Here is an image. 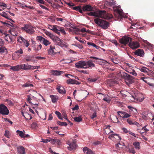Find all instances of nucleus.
I'll return each mask as SVG.
<instances>
[{"label": "nucleus", "instance_id": "e2e57ef3", "mask_svg": "<svg viewBox=\"0 0 154 154\" xmlns=\"http://www.w3.org/2000/svg\"><path fill=\"white\" fill-rule=\"evenodd\" d=\"M97 117V113L96 112H94V113H93L92 115L91 116V118L92 119H93L94 118L96 117Z\"/></svg>", "mask_w": 154, "mask_h": 154}, {"label": "nucleus", "instance_id": "3c124183", "mask_svg": "<svg viewBox=\"0 0 154 154\" xmlns=\"http://www.w3.org/2000/svg\"><path fill=\"white\" fill-rule=\"evenodd\" d=\"M15 53L17 54H23V52L22 49L20 48L16 51Z\"/></svg>", "mask_w": 154, "mask_h": 154}, {"label": "nucleus", "instance_id": "58836bf2", "mask_svg": "<svg viewBox=\"0 0 154 154\" xmlns=\"http://www.w3.org/2000/svg\"><path fill=\"white\" fill-rule=\"evenodd\" d=\"M51 98L52 99V102L53 103H55L57 101V99L54 95H51L50 96Z\"/></svg>", "mask_w": 154, "mask_h": 154}, {"label": "nucleus", "instance_id": "37998d69", "mask_svg": "<svg viewBox=\"0 0 154 154\" xmlns=\"http://www.w3.org/2000/svg\"><path fill=\"white\" fill-rule=\"evenodd\" d=\"M33 85L31 84L26 83L24 84V85H22L23 87H33Z\"/></svg>", "mask_w": 154, "mask_h": 154}, {"label": "nucleus", "instance_id": "f3484780", "mask_svg": "<svg viewBox=\"0 0 154 154\" xmlns=\"http://www.w3.org/2000/svg\"><path fill=\"white\" fill-rule=\"evenodd\" d=\"M21 69L24 70H28L31 69V65L28 64H20Z\"/></svg>", "mask_w": 154, "mask_h": 154}, {"label": "nucleus", "instance_id": "6e6d98bb", "mask_svg": "<svg viewBox=\"0 0 154 154\" xmlns=\"http://www.w3.org/2000/svg\"><path fill=\"white\" fill-rule=\"evenodd\" d=\"M122 145L120 143H118L117 144L116 147L117 149L120 150V148H122Z\"/></svg>", "mask_w": 154, "mask_h": 154}, {"label": "nucleus", "instance_id": "4c0bfd02", "mask_svg": "<svg viewBox=\"0 0 154 154\" xmlns=\"http://www.w3.org/2000/svg\"><path fill=\"white\" fill-rule=\"evenodd\" d=\"M21 40L24 41V45L26 47H28L29 46V41H28L25 40L23 38H21Z\"/></svg>", "mask_w": 154, "mask_h": 154}, {"label": "nucleus", "instance_id": "a18cd8bd", "mask_svg": "<svg viewBox=\"0 0 154 154\" xmlns=\"http://www.w3.org/2000/svg\"><path fill=\"white\" fill-rule=\"evenodd\" d=\"M55 113L56 115H57V116H58V117L60 119H62V118L61 117V113H60V112H59L58 111H56L55 112Z\"/></svg>", "mask_w": 154, "mask_h": 154}, {"label": "nucleus", "instance_id": "c03bdc74", "mask_svg": "<svg viewBox=\"0 0 154 154\" xmlns=\"http://www.w3.org/2000/svg\"><path fill=\"white\" fill-rule=\"evenodd\" d=\"M88 14L90 16H94L97 17V12H91L88 13Z\"/></svg>", "mask_w": 154, "mask_h": 154}, {"label": "nucleus", "instance_id": "ea45409f", "mask_svg": "<svg viewBox=\"0 0 154 154\" xmlns=\"http://www.w3.org/2000/svg\"><path fill=\"white\" fill-rule=\"evenodd\" d=\"M5 136L8 138L10 137L11 134L9 131H5Z\"/></svg>", "mask_w": 154, "mask_h": 154}, {"label": "nucleus", "instance_id": "de8ad7c7", "mask_svg": "<svg viewBox=\"0 0 154 154\" xmlns=\"http://www.w3.org/2000/svg\"><path fill=\"white\" fill-rule=\"evenodd\" d=\"M80 31L82 32H90V31L88 29L86 30V29L85 28H83L82 29H80Z\"/></svg>", "mask_w": 154, "mask_h": 154}, {"label": "nucleus", "instance_id": "2eb2a0df", "mask_svg": "<svg viewBox=\"0 0 154 154\" xmlns=\"http://www.w3.org/2000/svg\"><path fill=\"white\" fill-rule=\"evenodd\" d=\"M60 94H65L66 93V91L64 88L61 85H59L56 88Z\"/></svg>", "mask_w": 154, "mask_h": 154}, {"label": "nucleus", "instance_id": "4468645a", "mask_svg": "<svg viewBox=\"0 0 154 154\" xmlns=\"http://www.w3.org/2000/svg\"><path fill=\"white\" fill-rule=\"evenodd\" d=\"M135 55L141 57H143L144 54V53L143 50L138 49L135 51L134 52Z\"/></svg>", "mask_w": 154, "mask_h": 154}, {"label": "nucleus", "instance_id": "c756f323", "mask_svg": "<svg viewBox=\"0 0 154 154\" xmlns=\"http://www.w3.org/2000/svg\"><path fill=\"white\" fill-rule=\"evenodd\" d=\"M16 132L22 138H24V135L25 133L24 130H23V131L19 130H17Z\"/></svg>", "mask_w": 154, "mask_h": 154}, {"label": "nucleus", "instance_id": "0e129e2a", "mask_svg": "<svg viewBox=\"0 0 154 154\" xmlns=\"http://www.w3.org/2000/svg\"><path fill=\"white\" fill-rule=\"evenodd\" d=\"M42 141L43 142V143H47L48 142H49V139H42Z\"/></svg>", "mask_w": 154, "mask_h": 154}, {"label": "nucleus", "instance_id": "79ce46f5", "mask_svg": "<svg viewBox=\"0 0 154 154\" xmlns=\"http://www.w3.org/2000/svg\"><path fill=\"white\" fill-rule=\"evenodd\" d=\"M25 118L26 119H32V117L31 115L27 113H25Z\"/></svg>", "mask_w": 154, "mask_h": 154}, {"label": "nucleus", "instance_id": "393cba45", "mask_svg": "<svg viewBox=\"0 0 154 154\" xmlns=\"http://www.w3.org/2000/svg\"><path fill=\"white\" fill-rule=\"evenodd\" d=\"M72 9L74 10L78 11L80 13H82L83 11L82 8V7L80 6H77L73 7Z\"/></svg>", "mask_w": 154, "mask_h": 154}, {"label": "nucleus", "instance_id": "f257e3e1", "mask_svg": "<svg viewBox=\"0 0 154 154\" xmlns=\"http://www.w3.org/2000/svg\"><path fill=\"white\" fill-rule=\"evenodd\" d=\"M44 32L46 35L49 36L54 42H55L57 45L62 47L63 46L64 44L62 42L63 41L60 38L54 36L45 29L44 30Z\"/></svg>", "mask_w": 154, "mask_h": 154}, {"label": "nucleus", "instance_id": "a211bd4d", "mask_svg": "<svg viewBox=\"0 0 154 154\" xmlns=\"http://www.w3.org/2000/svg\"><path fill=\"white\" fill-rule=\"evenodd\" d=\"M90 58L94 59V63H96L99 64H101L102 63H107V62L105 60H104V61L102 62L98 58L95 57H91Z\"/></svg>", "mask_w": 154, "mask_h": 154}, {"label": "nucleus", "instance_id": "6ab92c4d", "mask_svg": "<svg viewBox=\"0 0 154 154\" xmlns=\"http://www.w3.org/2000/svg\"><path fill=\"white\" fill-rule=\"evenodd\" d=\"M83 150L85 154H94L92 150L86 147L84 148Z\"/></svg>", "mask_w": 154, "mask_h": 154}, {"label": "nucleus", "instance_id": "72a5a7b5", "mask_svg": "<svg viewBox=\"0 0 154 154\" xmlns=\"http://www.w3.org/2000/svg\"><path fill=\"white\" fill-rule=\"evenodd\" d=\"M133 145L135 148L137 149H139L140 148V143L138 142H134Z\"/></svg>", "mask_w": 154, "mask_h": 154}, {"label": "nucleus", "instance_id": "c9c22d12", "mask_svg": "<svg viewBox=\"0 0 154 154\" xmlns=\"http://www.w3.org/2000/svg\"><path fill=\"white\" fill-rule=\"evenodd\" d=\"M57 26L49 25V26L51 27L50 29L53 31L54 32L57 30Z\"/></svg>", "mask_w": 154, "mask_h": 154}, {"label": "nucleus", "instance_id": "8fccbe9b", "mask_svg": "<svg viewBox=\"0 0 154 154\" xmlns=\"http://www.w3.org/2000/svg\"><path fill=\"white\" fill-rule=\"evenodd\" d=\"M9 32L10 33L11 35L14 36H17V35L18 34V32H13L9 31Z\"/></svg>", "mask_w": 154, "mask_h": 154}, {"label": "nucleus", "instance_id": "1a4fd4ad", "mask_svg": "<svg viewBox=\"0 0 154 154\" xmlns=\"http://www.w3.org/2000/svg\"><path fill=\"white\" fill-rule=\"evenodd\" d=\"M37 38L38 40L42 42L45 46H47L51 43V42L42 36H37Z\"/></svg>", "mask_w": 154, "mask_h": 154}, {"label": "nucleus", "instance_id": "09e8293b", "mask_svg": "<svg viewBox=\"0 0 154 154\" xmlns=\"http://www.w3.org/2000/svg\"><path fill=\"white\" fill-rule=\"evenodd\" d=\"M103 100L105 101L108 103H109L110 102V98H108L106 97H104V98L103 99Z\"/></svg>", "mask_w": 154, "mask_h": 154}, {"label": "nucleus", "instance_id": "7c9ffc66", "mask_svg": "<svg viewBox=\"0 0 154 154\" xmlns=\"http://www.w3.org/2000/svg\"><path fill=\"white\" fill-rule=\"evenodd\" d=\"M57 30H58L59 31L61 32L62 33L64 34H66V32L64 30L63 28V27L57 26L56 31Z\"/></svg>", "mask_w": 154, "mask_h": 154}, {"label": "nucleus", "instance_id": "a878e982", "mask_svg": "<svg viewBox=\"0 0 154 154\" xmlns=\"http://www.w3.org/2000/svg\"><path fill=\"white\" fill-rule=\"evenodd\" d=\"M63 73V72L60 71L53 70L52 72V74L55 75H59Z\"/></svg>", "mask_w": 154, "mask_h": 154}, {"label": "nucleus", "instance_id": "69168bd1", "mask_svg": "<svg viewBox=\"0 0 154 154\" xmlns=\"http://www.w3.org/2000/svg\"><path fill=\"white\" fill-rule=\"evenodd\" d=\"M37 2H38L39 3L42 4H45V2L43 1V0H36Z\"/></svg>", "mask_w": 154, "mask_h": 154}, {"label": "nucleus", "instance_id": "ddd939ff", "mask_svg": "<svg viewBox=\"0 0 154 154\" xmlns=\"http://www.w3.org/2000/svg\"><path fill=\"white\" fill-rule=\"evenodd\" d=\"M113 10L115 15L116 13L118 14L119 16H121L122 15V10L120 9L118 6H116L114 7H113Z\"/></svg>", "mask_w": 154, "mask_h": 154}, {"label": "nucleus", "instance_id": "13d9d810", "mask_svg": "<svg viewBox=\"0 0 154 154\" xmlns=\"http://www.w3.org/2000/svg\"><path fill=\"white\" fill-rule=\"evenodd\" d=\"M79 109V106L78 105H75L74 107L72 108V110H77Z\"/></svg>", "mask_w": 154, "mask_h": 154}, {"label": "nucleus", "instance_id": "bf43d9fd", "mask_svg": "<svg viewBox=\"0 0 154 154\" xmlns=\"http://www.w3.org/2000/svg\"><path fill=\"white\" fill-rule=\"evenodd\" d=\"M129 151L130 153H132L134 154L135 153V151L134 150V148H132L131 149H129Z\"/></svg>", "mask_w": 154, "mask_h": 154}, {"label": "nucleus", "instance_id": "4be33fe9", "mask_svg": "<svg viewBox=\"0 0 154 154\" xmlns=\"http://www.w3.org/2000/svg\"><path fill=\"white\" fill-rule=\"evenodd\" d=\"M86 63V68H88L89 67H93L95 66L94 64L91 61H88V62H85Z\"/></svg>", "mask_w": 154, "mask_h": 154}, {"label": "nucleus", "instance_id": "cd10ccee", "mask_svg": "<svg viewBox=\"0 0 154 154\" xmlns=\"http://www.w3.org/2000/svg\"><path fill=\"white\" fill-rule=\"evenodd\" d=\"M10 69L14 71L19 70L21 69L20 64L15 66H12Z\"/></svg>", "mask_w": 154, "mask_h": 154}, {"label": "nucleus", "instance_id": "423d86ee", "mask_svg": "<svg viewBox=\"0 0 154 154\" xmlns=\"http://www.w3.org/2000/svg\"><path fill=\"white\" fill-rule=\"evenodd\" d=\"M124 76L125 82L127 84L129 85L134 82V78L133 76L127 73H125Z\"/></svg>", "mask_w": 154, "mask_h": 154}, {"label": "nucleus", "instance_id": "7ed1b4c3", "mask_svg": "<svg viewBox=\"0 0 154 154\" xmlns=\"http://www.w3.org/2000/svg\"><path fill=\"white\" fill-rule=\"evenodd\" d=\"M33 28L34 27L30 24L27 23L24 24L23 26L21 28L22 30L31 35L34 34L35 32Z\"/></svg>", "mask_w": 154, "mask_h": 154}, {"label": "nucleus", "instance_id": "f03ea898", "mask_svg": "<svg viewBox=\"0 0 154 154\" xmlns=\"http://www.w3.org/2000/svg\"><path fill=\"white\" fill-rule=\"evenodd\" d=\"M94 21L96 24L104 29L107 28L109 25L108 22L98 18L95 19Z\"/></svg>", "mask_w": 154, "mask_h": 154}, {"label": "nucleus", "instance_id": "5fc2aeb1", "mask_svg": "<svg viewBox=\"0 0 154 154\" xmlns=\"http://www.w3.org/2000/svg\"><path fill=\"white\" fill-rule=\"evenodd\" d=\"M42 47V46L40 44L36 45L37 48V51H38L41 50Z\"/></svg>", "mask_w": 154, "mask_h": 154}, {"label": "nucleus", "instance_id": "dca6fc26", "mask_svg": "<svg viewBox=\"0 0 154 154\" xmlns=\"http://www.w3.org/2000/svg\"><path fill=\"white\" fill-rule=\"evenodd\" d=\"M92 7L90 5H87L83 6L82 8V11H92Z\"/></svg>", "mask_w": 154, "mask_h": 154}, {"label": "nucleus", "instance_id": "473e14b6", "mask_svg": "<svg viewBox=\"0 0 154 154\" xmlns=\"http://www.w3.org/2000/svg\"><path fill=\"white\" fill-rule=\"evenodd\" d=\"M141 72H148L147 71L149 69L146 67L143 66L142 68H138Z\"/></svg>", "mask_w": 154, "mask_h": 154}, {"label": "nucleus", "instance_id": "6e6552de", "mask_svg": "<svg viewBox=\"0 0 154 154\" xmlns=\"http://www.w3.org/2000/svg\"><path fill=\"white\" fill-rule=\"evenodd\" d=\"M129 46L132 49H135L140 47V44L137 41L130 42L128 44Z\"/></svg>", "mask_w": 154, "mask_h": 154}, {"label": "nucleus", "instance_id": "9b49d317", "mask_svg": "<svg viewBox=\"0 0 154 154\" xmlns=\"http://www.w3.org/2000/svg\"><path fill=\"white\" fill-rule=\"evenodd\" d=\"M17 154H26L25 148L22 146H19L17 148Z\"/></svg>", "mask_w": 154, "mask_h": 154}, {"label": "nucleus", "instance_id": "052dcab7", "mask_svg": "<svg viewBox=\"0 0 154 154\" xmlns=\"http://www.w3.org/2000/svg\"><path fill=\"white\" fill-rule=\"evenodd\" d=\"M55 143H57L58 145H60L61 144V141L58 139H55Z\"/></svg>", "mask_w": 154, "mask_h": 154}, {"label": "nucleus", "instance_id": "f704fd0d", "mask_svg": "<svg viewBox=\"0 0 154 154\" xmlns=\"http://www.w3.org/2000/svg\"><path fill=\"white\" fill-rule=\"evenodd\" d=\"M75 79H69L66 81V83L68 84H74Z\"/></svg>", "mask_w": 154, "mask_h": 154}, {"label": "nucleus", "instance_id": "338daca9", "mask_svg": "<svg viewBox=\"0 0 154 154\" xmlns=\"http://www.w3.org/2000/svg\"><path fill=\"white\" fill-rule=\"evenodd\" d=\"M55 139H52L51 138H49V142H50L51 143H55Z\"/></svg>", "mask_w": 154, "mask_h": 154}, {"label": "nucleus", "instance_id": "a19ab883", "mask_svg": "<svg viewBox=\"0 0 154 154\" xmlns=\"http://www.w3.org/2000/svg\"><path fill=\"white\" fill-rule=\"evenodd\" d=\"M74 119L75 121L77 122H80L82 120V118L80 116L75 117Z\"/></svg>", "mask_w": 154, "mask_h": 154}, {"label": "nucleus", "instance_id": "4d7b16f0", "mask_svg": "<svg viewBox=\"0 0 154 154\" xmlns=\"http://www.w3.org/2000/svg\"><path fill=\"white\" fill-rule=\"evenodd\" d=\"M45 81H47V83H48L49 82H53L54 81V80L51 78H48L46 79H45L44 80Z\"/></svg>", "mask_w": 154, "mask_h": 154}, {"label": "nucleus", "instance_id": "39448f33", "mask_svg": "<svg viewBox=\"0 0 154 154\" xmlns=\"http://www.w3.org/2000/svg\"><path fill=\"white\" fill-rule=\"evenodd\" d=\"M8 108L3 104H0V114L2 115H8L9 113Z\"/></svg>", "mask_w": 154, "mask_h": 154}, {"label": "nucleus", "instance_id": "412c9836", "mask_svg": "<svg viewBox=\"0 0 154 154\" xmlns=\"http://www.w3.org/2000/svg\"><path fill=\"white\" fill-rule=\"evenodd\" d=\"M128 108L129 109V111L131 113H132L133 114H135L137 113V109L133 107L128 106Z\"/></svg>", "mask_w": 154, "mask_h": 154}, {"label": "nucleus", "instance_id": "603ef678", "mask_svg": "<svg viewBox=\"0 0 154 154\" xmlns=\"http://www.w3.org/2000/svg\"><path fill=\"white\" fill-rule=\"evenodd\" d=\"M105 5H108L109 6H112L114 5V3L113 2H105Z\"/></svg>", "mask_w": 154, "mask_h": 154}, {"label": "nucleus", "instance_id": "f8f14e48", "mask_svg": "<svg viewBox=\"0 0 154 154\" xmlns=\"http://www.w3.org/2000/svg\"><path fill=\"white\" fill-rule=\"evenodd\" d=\"M117 113L119 116L123 118H128L131 116V115L124 111H118Z\"/></svg>", "mask_w": 154, "mask_h": 154}, {"label": "nucleus", "instance_id": "864d4df0", "mask_svg": "<svg viewBox=\"0 0 154 154\" xmlns=\"http://www.w3.org/2000/svg\"><path fill=\"white\" fill-rule=\"evenodd\" d=\"M127 122L130 125H133L134 122L131 119L129 118L127 119Z\"/></svg>", "mask_w": 154, "mask_h": 154}, {"label": "nucleus", "instance_id": "e433bc0d", "mask_svg": "<svg viewBox=\"0 0 154 154\" xmlns=\"http://www.w3.org/2000/svg\"><path fill=\"white\" fill-rule=\"evenodd\" d=\"M57 123L60 125L66 126L67 125V123L65 122H62L59 121H57Z\"/></svg>", "mask_w": 154, "mask_h": 154}, {"label": "nucleus", "instance_id": "c85d7f7f", "mask_svg": "<svg viewBox=\"0 0 154 154\" xmlns=\"http://www.w3.org/2000/svg\"><path fill=\"white\" fill-rule=\"evenodd\" d=\"M115 136L119 138V140H121V138L118 134H110L108 138L110 139H111L112 138H114Z\"/></svg>", "mask_w": 154, "mask_h": 154}, {"label": "nucleus", "instance_id": "2f4dec72", "mask_svg": "<svg viewBox=\"0 0 154 154\" xmlns=\"http://www.w3.org/2000/svg\"><path fill=\"white\" fill-rule=\"evenodd\" d=\"M0 53H7V51L6 48L4 46H1L0 47Z\"/></svg>", "mask_w": 154, "mask_h": 154}, {"label": "nucleus", "instance_id": "49530a36", "mask_svg": "<svg viewBox=\"0 0 154 154\" xmlns=\"http://www.w3.org/2000/svg\"><path fill=\"white\" fill-rule=\"evenodd\" d=\"M72 45H74L77 47H78L79 49H82L83 48V46L82 45H80V44H78V43H76L75 44H72Z\"/></svg>", "mask_w": 154, "mask_h": 154}, {"label": "nucleus", "instance_id": "680f3d73", "mask_svg": "<svg viewBox=\"0 0 154 154\" xmlns=\"http://www.w3.org/2000/svg\"><path fill=\"white\" fill-rule=\"evenodd\" d=\"M97 79L96 78H89L88 80L91 82H95L97 80Z\"/></svg>", "mask_w": 154, "mask_h": 154}, {"label": "nucleus", "instance_id": "aec40b11", "mask_svg": "<svg viewBox=\"0 0 154 154\" xmlns=\"http://www.w3.org/2000/svg\"><path fill=\"white\" fill-rule=\"evenodd\" d=\"M11 24H9V25H10L12 27L11 28L10 30L9 31L13 32H17V30L18 29V27L17 26L15 25L14 24H13V23H10Z\"/></svg>", "mask_w": 154, "mask_h": 154}, {"label": "nucleus", "instance_id": "b1692460", "mask_svg": "<svg viewBox=\"0 0 154 154\" xmlns=\"http://www.w3.org/2000/svg\"><path fill=\"white\" fill-rule=\"evenodd\" d=\"M69 146L68 147V148H70L71 150L75 148L76 147L75 141L73 140L72 143H71L69 144Z\"/></svg>", "mask_w": 154, "mask_h": 154}, {"label": "nucleus", "instance_id": "774afa93", "mask_svg": "<svg viewBox=\"0 0 154 154\" xmlns=\"http://www.w3.org/2000/svg\"><path fill=\"white\" fill-rule=\"evenodd\" d=\"M66 4L70 7H73L74 5L72 3H67Z\"/></svg>", "mask_w": 154, "mask_h": 154}, {"label": "nucleus", "instance_id": "bb28decb", "mask_svg": "<svg viewBox=\"0 0 154 154\" xmlns=\"http://www.w3.org/2000/svg\"><path fill=\"white\" fill-rule=\"evenodd\" d=\"M55 49V48L54 46L50 45L49 49L48 50V54L51 55L54 53V49Z\"/></svg>", "mask_w": 154, "mask_h": 154}, {"label": "nucleus", "instance_id": "20e7f679", "mask_svg": "<svg viewBox=\"0 0 154 154\" xmlns=\"http://www.w3.org/2000/svg\"><path fill=\"white\" fill-rule=\"evenodd\" d=\"M97 17H100L107 20H109L112 17V16L111 14L107 13L104 11H99L97 12Z\"/></svg>", "mask_w": 154, "mask_h": 154}, {"label": "nucleus", "instance_id": "9d476101", "mask_svg": "<svg viewBox=\"0 0 154 154\" xmlns=\"http://www.w3.org/2000/svg\"><path fill=\"white\" fill-rule=\"evenodd\" d=\"M85 62L83 61H80L75 64V66L77 68H86Z\"/></svg>", "mask_w": 154, "mask_h": 154}, {"label": "nucleus", "instance_id": "5701e85b", "mask_svg": "<svg viewBox=\"0 0 154 154\" xmlns=\"http://www.w3.org/2000/svg\"><path fill=\"white\" fill-rule=\"evenodd\" d=\"M27 100L31 104V105L32 106V107L33 108H35V107L33 106H37L38 105V103H32L31 102V100H32V99L31 98L30 96L29 95L27 96Z\"/></svg>", "mask_w": 154, "mask_h": 154}, {"label": "nucleus", "instance_id": "0eeeda50", "mask_svg": "<svg viewBox=\"0 0 154 154\" xmlns=\"http://www.w3.org/2000/svg\"><path fill=\"white\" fill-rule=\"evenodd\" d=\"M132 38L128 36H125L123 37L121 39L119 40V42L121 44H123L125 45H126L129 42L132 40Z\"/></svg>", "mask_w": 154, "mask_h": 154}]
</instances>
